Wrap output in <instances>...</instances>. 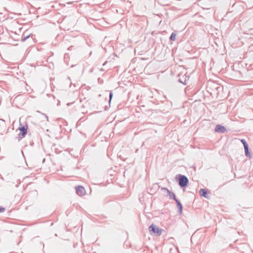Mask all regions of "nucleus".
<instances>
[{
  "label": "nucleus",
  "instance_id": "f257e3e1",
  "mask_svg": "<svg viewBox=\"0 0 253 253\" xmlns=\"http://www.w3.org/2000/svg\"><path fill=\"white\" fill-rule=\"evenodd\" d=\"M175 179L178 181V185L181 188H185L189 183L188 178L185 175L181 174L176 175Z\"/></svg>",
  "mask_w": 253,
  "mask_h": 253
},
{
  "label": "nucleus",
  "instance_id": "f03ea898",
  "mask_svg": "<svg viewBox=\"0 0 253 253\" xmlns=\"http://www.w3.org/2000/svg\"><path fill=\"white\" fill-rule=\"evenodd\" d=\"M149 230L151 235L155 236H160L164 231L154 224H152L149 226Z\"/></svg>",
  "mask_w": 253,
  "mask_h": 253
},
{
  "label": "nucleus",
  "instance_id": "7ed1b4c3",
  "mask_svg": "<svg viewBox=\"0 0 253 253\" xmlns=\"http://www.w3.org/2000/svg\"><path fill=\"white\" fill-rule=\"evenodd\" d=\"M20 126L19 127V129L20 132L18 134V136L17 137L19 141L25 137V136L26 135V134L27 133V128H28V126H27V125H26V126H22L21 124H20Z\"/></svg>",
  "mask_w": 253,
  "mask_h": 253
},
{
  "label": "nucleus",
  "instance_id": "20e7f679",
  "mask_svg": "<svg viewBox=\"0 0 253 253\" xmlns=\"http://www.w3.org/2000/svg\"><path fill=\"white\" fill-rule=\"evenodd\" d=\"M161 190L166 193L165 196L169 197V199H173L174 200L177 199L174 193L169 191L167 188L163 187L161 188Z\"/></svg>",
  "mask_w": 253,
  "mask_h": 253
},
{
  "label": "nucleus",
  "instance_id": "39448f33",
  "mask_svg": "<svg viewBox=\"0 0 253 253\" xmlns=\"http://www.w3.org/2000/svg\"><path fill=\"white\" fill-rule=\"evenodd\" d=\"M76 193L79 196H83L85 193L84 188L81 185H79L76 187Z\"/></svg>",
  "mask_w": 253,
  "mask_h": 253
},
{
  "label": "nucleus",
  "instance_id": "423d86ee",
  "mask_svg": "<svg viewBox=\"0 0 253 253\" xmlns=\"http://www.w3.org/2000/svg\"><path fill=\"white\" fill-rule=\"evenodd\" d=\"M209 192L207 189H201L199 190V194L201 196L204 197L205 198H208V193Z\"/></svg>",
  "mask_w": 253,
  "mask_h": 253
},
{
  "label": "nucleus",
  "instance_id": "0eeeda50",
  "mask_svg": "<svg viewBox=\"0 0 253 253\" xmlns=\"http://www.w3.org/2000/svg\"><path fill=\"white\" fill-rule=\"evenodd\" d=\"M176 203L177 208L178 209V213L181 214L182 212V205L180 203V202L177 199H176L174 200Z\"/></svg>",
  "mask_w": 253,
  "mask_h": 253
},
{
  "label": "nucleus",
  "instance_id": "6e6552de",
  "mask_svg": "<svg viewBox=\"0 0 253 253\" xmlns=\"http://www.w3.org/2000/svg\"><path fill=\"white\" fill-rule=\"evenodd\" d=\"M31 39L32 41H33L32 37H31V35H25V33H24L22 36L21 41L22 42H25L27 39Z\"/></svg>",
  "mask_w": 253,
  "mask_h": 253
},
{
  "label": "nucleus",
  "instance_id": "1a4fd4ad",
  "mask_svg": "<svg viewBox=\"0 0 253 253\" xmlns=\"http://www.w3.org/2000/svg\"><path fill=\"white\" fill-rule=\"evenodd\" d=\"M244 150H245V156L247 157H248L249 158H251L252 157V156H251V153L250 152V150H249V147L248 148H244Z\"/></svg>",
  "mask_w": 253,
  "mask_h": 253
},
{
  "label": "nucleus",
  "instance_id": "9d476101",
  "mask_svg": "<svg viewBox=\"0 0 253 253\" xmlns=\"http://www.w3.org/2000/svg\"><path fill=\"white\" fill-rule=\"evenodd\" d=\"M215 131L217 132H221V125H217L215 128Z\"/></svg>",
  "mask_w": 253,
  "mask_h": 253
},
{
  "label": "nucleus",
  "instance_id": "9b49d317",
  "mask_svg": "<svg viewBox=\"0 0 253 253\" xmlns=\"http://www.w3.org/2000/svg\"><path fill=\"white\" fill-rule=\"evenodd\" d=\"M241 142L243 144L244 148L249 147L247 142L244 139H242Z\"/></svg>",
  "mask_w": 253,
  "mask_h": 253
},
{
  "label": "nucleus",
  "instance_id": "f8f14e48",
  "mask_svg": "<svg viewBox=\"0 0 253 253\" xmlns=\"http://www.w3.org/2000/svg\"><path fill=\"white\" fill-rule=\"evenodd\" d=\"M175 37H176V34H175L174 32H173V33H172V34H171V35L169 37V40L170 41H174L175 40Z\"/></svg>",
  "mask_w": 253,
  "mask_h": 253
},
{
  "label": "nucleus",
  "instance_id": "ddd939ff",
  "mask_svg": "<svg viewBox=\"0 0 253 253\" xmlns=\"http://www.w3.org/2000/svg\"><path fill=\"white\" fill-rule=\"evenodd\" d=\"M178 81H179V83H181L183 84L184 85H186L187 84L186 80V78H184V81L181 79H179L178 80Z\"/></svg>",
  "mask_w": 253,
  "mask_h": 253
},
{
  "label": "nucleus",
  "instance_id": "4468645a",
  "mask_svg": "<svg viewBox=\"0 0 253 253\" xmlns=\"http://www.w3.org/2000/svg\"><path fill=\"white\" fill-rule=\"evenodd\" d=\"M113 96V92H112V91H111L109 93V102H111V100L112 99Z\"/></svg>",
  "mask_w": 253,
  "mask_h": 253
},
{
  "label": "nucleus",
  "instance_id": "2eb2a0df",
  "mask_svg": "<svg viewBox=\"0 0 253 253\" xmlns=\"http://www.w3.org/2000/svg\"><path fill=\"white\" fill-rule=\"evenodd\" d=\"M5 211V209L2 206H0V213H2Z\"/></svg>",
  "mask_w": 253,
  "mask_h": 253
},
{
  "label": "nucleus",
  "instance_id": "dca6fc26",
  "mask_svg": "<svg viewBox=\"0 0 253 253\" xmlns=\"http://www.w3.org/2000/svg\"><path fill=\"white\" fill-rule=\"evenodd\" d=\"M226 131V128L222 126V133Z\"/></svg>",
  "mask_w": 253,
  "mask_h": 253
},
{
  "label": "nucleus",
  "instance_id": "f3484780",
  "mask_svg": "<svg viewBox=\"0 0 253 253\" xmlns=\"http://www.w3.org/2000/svg\"><path fill=\"white\" fill-rule=\"evenodd\" d=\"M45 117L47 119V120H48V117L46 115H45Z\"/></svg>",
  "mask_w": 253,
  "mask_h": 253
},
{
  "label": "nucleus",
  "instance_id": "a211bd4d",
  "mask_svg": "<svg viewBox=\"0 0 253 253\" xmlns=\"http://www.w3.org/2000/svg\"><path fill=\"white\" fill-rule=\"evenodd\" d=\"M106 63H107V62H105L104 63H103V66H104V65L106 64Z\"/></svg>",
  "mask_w": 253,
  "mask_h": 253
}]
</instances>
